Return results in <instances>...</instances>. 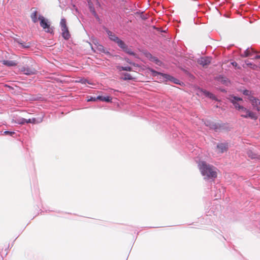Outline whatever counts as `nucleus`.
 Instances as JSON below:
<instances>
[{"instance_id": "obj_1", "label": "nucleus", "mask_w": 260, "mask_h": 260, "mask_svg": "<svg viewBox=\"0 0 260 260\" xmlns=\"http://www.w3.org/2000/svg\"><path fill=\"white\" fill-rule=\"evenodd\" d=\"M22 63L23 66L18 67L21 73L26 75H32L37 73V70L35 68L36 62L31 58L23 57Z\"/></svg>"}, {"instance_id": "obj_2", "label": "nucleus", "mask_w": 260, "mask_h": 260, "mask_svg": "<svg viewBox=\"0 0 260 260\" xmlns=\"http://www.w3.org/2000/svg\"><path fill=\"white\" fill-rule=\"evenodd\" d=\"M200 170L203 176L208 178H216L217 177L216 169L207 164L205 161H201L200 164Z\"/></svg>"}, {"instance_id": "obj_3", "label": "nucleus", "mask_w": 260, "mask_h": 260, "mask_svg": "<svg viewBox=\"0 0 260 260\" xmlns=\"http://www.w3.org/2000/svg\"><path fill=\"white\" fill-rule=\"evenodd\" d=\"M60 26L61 30V35L66 40L71 38V34L67 25V21L65 18H62L60 22Z\"/></svg>"}, {"instance_id": "obj_4", "label": "nucleus", "mask_w": 260, "mask_h": 260, "mask_svg": "<svg viewBox=\"0 0 260 260\" xmlns=\"http://www.w3.org/2000/svg\"><path fill=\"white\" fill-rule=\"evenodd\" d=\"M38 19L40 21L41 26L46 32L51 34L53 32V29L50 26V24L47 19L43 16H39Z\"/></svg>"}, {"instance_id": "obj_5", "label": "nucleus", "mask_w": 260, "mask_h": 260, "mask_svg": "<svg viewBox=\"0 0 260 260\" xmlns=\"http://www.w3.org/2000/svg\"><path fill=\"white\" fill-rule=\"evenodd\" d=\"M241 112V116L244 118H250L252 119H256L257 116L252 111L249 110L247 108L242 106L241 107L240 110H239Z\"/></svg>"}, {"instance_id": "obj_6", "label": "nucleus", "mask_w": 260, "mask_h": 260, "mask_svg": "<svg viewBox=\"0 0 260 260\" xmlns=\"http://www.w3.org/2000/svg\"><path fill=\"white\" fill-rule=\"evenodd\" d=\"M229 99L231 102L234 106L235 109L238 111L240 110L241 107H242L243 106L241 105L243 102L242 99L235 96H231Z\"/></svg>"}, {"instance_id": "obj_7", "label": "nucleus", "mask_w": 260, "mask_h": 260, "mask_svg": "<svg viewBox=\"0 0 260 260\" xmlns=\"http://www.w3.org/2000/svg\"><path fill=\"white\" fill-rule=\"evenodd\" d=\"M149 70L152 73V75L153 76H156L157 75H161L162 77H165L166 79H169L170 80L173 81L175 83L178 84L179 80L176 79H174L173 77L170 78V76L167 74H162L158 72L155 71V70L152 69H149Z\"/></svg>"}, {"instance_id": "obj_8", "label": "nucleus", "mask_w": 260, "mask_h": 260, "mask_svg": "<svg viewBox=\"0 0 260 260\" xmlns=\"http://www.w3.org/2000/svg\"><path fill=\"white\" fill-rule=\"evenodd\" d=\"M197 94L200 95H204L205 96L208 97L211 99H215V96L212 93H210V92L207 90H203L202 89L199 88L198 90Z\"/></svg>"}, {"instance_id": "obj_9", "label": "nucleus", "mask_w": 260, "mask_h": 260, "mask_svg": "<svg viewBox=\"0 0 260 260\" xmlns=\"http://www.w3.org/2000/svg\"><path fill=\"white\" fill-rule=\"evenodd\" d=\"M197 94L200 95H204L205 96L208 97L211 99H215V96L212 93H210V92L207 90H203L202 89L199 88L198 90Z\"/></svg>"}, {"instance_id": "obj_10", "label": "nucleus", "mask_w": 260, "mask_h": 260, "mask_svg": "<svg viewBox=\"0 0 260 260\" xmlns=\"http://www.w3.org/2000/svg\"><path fill=\"white\" fill-rule=\"evenodd\" d=\"M211 58L209 57H202L199 59L198 62L203 67H205L211 63Z\"/></svg>"}, {"instance_id": "obj_11", "label": "nucleus", "mask_w": 260, "mask_h": 260, "mask_svg": "<svg viewBox=\"0 0 260 260\" xmlns=\"http://www.w3.org/2000/svg\"><path fill=\"white\" fill-rule=\"evenodd\" d=\"M248 99L253 107H255L258 111H260V107H258L260 105V101L253 96H250Z\"/></svg>"}, {"instance_id": "obj_12", "label": "nucleus", "mask_w": 260, "mask_h": 260, "mask_svg": "<svg viewBox=\"0 0 260 260\" xmlns=\"http://www.w3.org/2000/svg\"><path fill=\"white\" fill-rule=\"evenodd\" d=\"M31 14L30 15V18L34 23H36L38 21V18H37V15H38V11L35 8H32L31 9Z\"/></svg>"}, {"instance_id": "obj_13", "label": "nucleus", "mask_w": 260, "mask_h": 260, "mask_svg": "<svg viewBox=\"0 0 260 260\" xmlns=\"http://www.w3.org/2000/svg\"><path fill=\"white\" fill-rule=\"evenodd\" d=\"M107 34L108 35V37L109 38V39L111 40V41H113L114 42H115V43H116V42L118 40V39H119L118 37H117V36H116L113 32H112V31H110V30H107Z\"/></svg>"}, {"instance_id": "obj_14", "label": "nucleus", "mask_w": 260, "mask_h": 260, "mask_svg": "<svg viewBox=\"0 0 260 260\" xmlns=\"http://www.w3.org/2000/svg\"><path fill=\"white\" fill-rule=\"evenodd\" d=\"M2 63L5 66H7L8 67H12V66H16L17 64V63L13 60H3L1 61Z\"/></svg>"}, {"instance_id": "obj_15", "label": "nucleus", "mask_w": 260, "mask_h": 260, "mask_svg": "<svg viewBox=\"0 0 260 260\" xmlns=\"http://www.w3.org/2000/svg\"><path fill=\"white\" fill-rule=\"evenodd\" d=\"M217 148L219 149V152L223 153L226 151L228 149V144L224 143H221L217 146Z\"/></svg>"}, {"instance_id": "obj_16", "label": "nucleus", "mask_w": 260, "mask_h": 260, "mask_svg": "<svg viewBox=\"0 0 260 260\" xmlns=\"http://www.w3.org/2000/svg\"><path fill=\"white\" fill-rule=\"evenodd\" d=\"M42 118H40L39 119H37L36 118H29V119H26V123H32V124H36V123H40L42 121Z\"/></svg>"}, {"instance_id": "obj_17", "label": "nucleus", "mask_w": 260, "mask_h": 260, "mask_svg": "<svg viewBox=\"0 0 260 260\" xmlns=\"http://www.w3.org/2000/svg\"><path fill=\"white\" fill-rule=\"evenodd\" d=\"M255 52L252 48L247 49L242 54L243 57H248L252 56V53Z\"/></svg>"}, {"instance_id": "obj_18", "label": "nucleus", "mask_w": 260, "mask_h": 260, "mask_svg": "<svg viewBox=\"0 0 260 260\" xmlns=\"http://www.w3.org/2000/svg\"><path fill=\"white\" fill-rule=\"evenodd\" d=\"M117 44L118 45L119 47H120L123 50L124 49H126V47L127 46L125 43L120 40V39L116 42Z\"/></svg>"}, {"instance_id": "obj_19", "label": "nucleus", "mask_w": 260, "mask_h": 260, "mask_svg": "<svg viewBox=\"0 0 260 260\" xmlns=\"http://www.w3.org/2000/svg\"><path fill=\"white\" fill-rule=\"evenodd\" d=\"M96 99L102 101H105L107 102H109L111 101L112 99L110 96H98L96 97Z\"/></svg>"}, {"instance_id": "obj_20", "label": "nucleus", "mask_w": 260, "mask_h": 260, "mask_svg": "<svg viewBox=\"0 0 260 260\" xmlns=\"http://www.w3.org/2000/svg\"><path fill=\"white\" fill-rule=\"evenodd\" d=\"M117 69L119 71H132V68L130 67H121V66H117Z\"/></svg>"}, {"instance_id": "obj_21", "label": "nucleus", "mask_w": 260, "mask_h": 260, "mask_svg": "<svg viewBox=\"0 0 260 260\" xmlns=\"http://www.w3.org/2000/svg\"><path fill=\"white\" fill-rule=\"evenodd\" d=\"M94 44L96 46V49H98L100 51H101V52H104L105 53H107V54L109 53L108 52H105L104 46L99 44L98 42H96V43H94Z\"/></svg>"}, {"instance_id": "obj_22", "label": "nucleus", "mask_w": 260, "mask_h": 260, "mask_svg": "<svg viewBox=\"0 0 260 260\" xmlns=\"http://www.w3.org/2000/svg\"><path fill=\"white\" fill-rule=\"evenodd\" d=\"M123 77L122 78L123 80H132L133 79V77L131 76V75L129 73H124L123 74Z\"/></svg>"}, {"instance_id": "obj_23", "label": "nucleus", "mask_w": 260, "mask_h": 260, "mask_svg": "<svg viewBox=\"0 0 260 260\" xmlns=\"http://www.w3.org/2000/svg\"><path fill=\"white\" fill-rule=\"evenodd\" d=\"M123 51L125 52L126 53L135 56V57H137V55L136 54V53L133 52L131 49L128 48V46H127L126 49H124Z\"/></svg>"}, {"instance_id": "obj_24", "label": "nucleus", "mask_w": 260, "mask_h": 260, "mask_svg": "<svg viewBox=\"0 0 260 260\" xmlns=\"http://www.w3.org/2000/svg\"><path fill=\"white\" fill-rule=\"evenodd\" d=\"M220 127L221 126L218 123L214 122L213 124H212V129H214L215 131H217Z\"/></svg>"}, {"instance_id": "obj_25", "label": "nucleus", "mask_w": 260, "mask_h": 260, "mask_svg": "<svg viewBox=\"0 0 260 260\" xmlns=\"http://www.w3.org/2000/svg\"><path fill=\"white\" fill-rule=\"evenodd\" d=\"M248 156L251 158H255L256 157V154L254 153L252 151L249 150L247 152Z\"/></svg>"}, {"instance_id": "obj_26", "label": "nucleus", "mask_w": 260, "mask_h": 260, "mask_svg": "<svg viewBox=\"0 0 260 260\" xmlns=\"http://www.w3.org/2000/svg\"><path fill=\"white\" fill-rule=\"evenodd\" d=\"M26 119L22 118L18 119L17 120V121L16 122V123H17L18 124H19L23 125L26 123Z\"/></svg>"}, {"instance_id": "obj_27", "label": "nucleus", "mask_w": 260, "mask_h": 260, "mask_svg": "<svg viewBox=\"0 0 260 260\" xmlns=\"http://www.w3.org/2000/svg\"><path fill=\"white\" fill-rule=\"evenodd\" d=\"M144 55L146 57L148 58L150 61L154 57L150 53L148 52H146L144 53Z\"/></svg>"}, {"instance_id": "obj_28", "label": "nucleus", "mask_w": 260, "mask_h": 260, "mask_svg": "<svg viewBox=\"0 0 260 260\" xmlns=\"http://www.w3.org/2000/svg\"><path fill=\"white\" fill-rule=\"evenodd\" d=\"M151 61L154 62L156 64L158 65H159L161 63V61L157 57L154 56L152 58Z\"/></svg>"}, {"instance_id": "obj_29", "label": "nucleus", "mask_w": 260, "mask_h": 260, "mask_svg": "<svg viewBox=\"0 0 260 260\" xmlns=\"http://www.w3.org/2000/svg\"><path fill=\"white\" fill-rule=\"evenodd\" d=\"M214 122H212L211 121H206L205 122V125L209 127V128H210L211 129H212V124H213Z\"/></svg>"}, {"instance_id": "obj_30", "label": "nucleus", "mask_w": 260, "mask_h": 260, "mask_svg": "<svg viewBox=\"0 0 260 260\" xmlns=\"http://www.w3.org/2000/svg\"><path fill=\"white\" fill-rule=\"evenodd\" d=\"M4 134L5 135H9L10 136H13V135H14L15 134V133L14 132L5 131L4 132Z\"/></svg>"}, {"instance_id": "obj_31", "label": "nucleus", "mask_w": 260, "mask_h": 260, "mask_svg": "<svg viewBox=\"0 0 260 260\" xmlns=\"http://www.w3.org/2000/svg\"><path fill=\"white\" fill-rule=\"evenodd\" d=\"M98 99H96V98H93V97H91L90 99H87V101L88 102H90V101H96Z\"/></svg>"}, {"instance_id": "obj_32", "label": "nucleus", "mask_w": 260, "mask_h": 260, "mask_svg": "<svg viewBox=\"0 0 260 260\" xmlns=\"http://www.w3.org/2000/svg\"><path fill=\"white\" fill-rule=\"evenodd\" d=\"M249 91L248 90H245L244 91L243 93L245 95H248L249 94Z\"/></svg>"}, {"instance_id": "obj_33", "label": "nucleus", "mask_w": 260, "mask_h": 260, "mask_svg": "<svg viewBox=\"0 0 260 260\" xmlns=\"http://www.w3.org/2000/svg\"><path fill=\"white\" fill-rule=\"evenodd\" d=\"M232 64L234 67H237V66L238 64L236 62H233L232 63Z\"/></svg>"}, {"instance_id": "obj_34", "label": "nucleus", "mask_w": 260, "mask_h": 260, "mask_svg": "<svg viewBox=\"0 0 260 260\" xmlns=\"http://www.w3.org/2000/svg\"><path fill=\"white\" fill-rule=\"evenodd\" d=\"M125 60H126V61H127L128 63H129V64H132L135 65V64H134V63H132V62H130V61H129V59H125Z\"/></svg>"}, {"instance_id": "obj_35", "label": "nucleus", "mask_w": 260, "mask_h": 260, "mask_svg": "<svg viewBox=\"0 0 260 260\" xmlns=\"http://www.w3.org/2000/svg\"><path fill=\"white\" fill-rule=\"evenodd\" d=\"M254 59H260V55H256L254 57Z\"/></svg>"}, {"instance_id": "obj_36", "label": "nucleus", "mask_w": 260, "mask_h": 260, "mask_svg": "<svg viewBox=\"0 0 260 260\" xmlns=\"http://www.w3.org/2000/svg\"><path fill=\"white\" fill-rule=\"evenodd\" d=\"M91 11H92L93 14H94V15L95 16L96 15V13H95V11L94 10V9H93Z\"/></svg>"}]
</instances>
